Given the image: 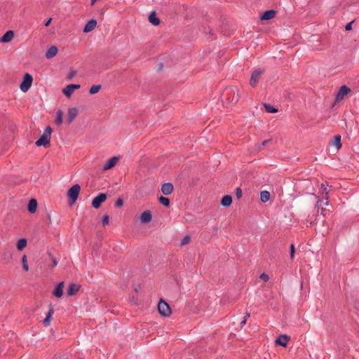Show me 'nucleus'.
<instances>
[{"label":"nucleus","mask_w":359,"mask_h":359,"mask_svg":"<svg viewBox=\"0 0 359 359\" xmlns=\"http://www.w3.org/2000/svg\"><path fill=\"white\" fill-rule=\"evenodd\" d=\"M240 97L239 90L232 86L226 88L221 95L222 101L226 103V105L230 106L236 104L238 102Z\"/></svg>","instance_id":"nucleus-1"},{"label":"nucleus","mask_w":359,"mask_h":359,"mask_svg":"<svg viewBox=\"0 0 359 359\" xmlns=\"http://www.w3.org/2000/svg\"><path fill=\"white\" fill-rule=\"evenodd\" d=\"M52 133V128L50 126H47L45 129L43 134L40 138L36 142L37 147L43 146L44 147H48L50 146V140Z\"/></svg>","instance_id":"nucleus-2"},{"label":"nucleus","mask_w":359,"mask_h":359,"mask_svg":"<svg viewBox=\"0 0 359 359\" xmlns=\"http://www.w3.org/2000/svg\"><path fill=\"white\" fill-rule=\"evenodd\" d=\"M158 313L163 317H169L172 314L170 305L163 299L158 300Z\"/></svg>","instance_id":"nucleus-3"},{"label":"nucleus","mask_w":359,"mask_h":359,"mask_svg":"<svg viewBox=\"0 0 359 359\" xmlns=\"http://www.w3.org/2000/svg\"><path fill=\"white\" fill-rule=\"evenodd\" d=\"M81 190V187L79 184H76L74 186H72L68 191H67V197L69 201V202H76L78 199L79 193Z\"/></svg>","instance_id":"nucleus-4"},{"label":"nucleus","mask_w":359,"mask_h":359,"mask_svg":"<svg viewBox=\"0 0 359 359\" xmlns=\"http://www.w3.org/2000/svg\"><path fill=\"white\" fill-rule=\"evenodd\" d=\"M33 78L31 74L26 73L24 75L23 80L20 85V88L23 93H26L32 86Z\"/></svg>","instance_id":"nucleus-5"},{"label":"nucleus","mask_w":359,"mask_h":359,"mask_svg":"<svg viewBox=\"0 0 359 359\" xmlns=\"http://www.w3.org/2000/svg\"><path fill=\"white\" fill-rule=\"evenodd\" d=\"M263 73L264 70L262 69H257L252 73L250 80V84L252 87H255L257 86Z\"/></svg>","instance_id":"nucleus-6"},{"label":"nucleus","mask_w":359,"mask_h":359,"mask_svg":"<svg viewBox=\"0 0 359 359\" xmlns=\"http://www.w3.org/2000/svg\"><path fill=\"white\" fill-rule=\"evenodd\" d=\"M351 91V89L346 86H342L340 87L335 98V101L332 105V107L336 104L337 102L341 101L344 96L347 95Z\"/></svg>","instance_id":"nucleus-7"},{"label":"nucleus","mask_w":359,"mask_h":359,"mask_svg":"<svg viewBox=\"0 0 359 359\" xmlns=\"http://www.w3.org/2000/svg\"><path fill=\"white\" fill-rule=\"evenodd\" d=\"M152 219V214L150 210L144 211L140 216L136 219V221L140 222V224H147Z\"/></svg>","instance_id":"nucleus-8"},{"label":"nucleus","mask_w":359,"mask_h":359,"mask_svg":"<svg viewBox=\"0 0 359 359\" xmlns=\"http://www.w3.org/2000/svg\"><path fill=\"white\" fill-rule=\"evenodd\" d=\"M80 88V85L79 84H69L62 90V93L65 95L67 97H70L74 90Z\"/></svg>","instance_id":"nucleus-9"},{"label":"nucleus","mask_w":359,"mask_h":359,"mask_svg":"<svg viewBox=\"0 0 359 359\" xmlns=\"http://www.w3.org/2000/svg\"><path fill=\"white\" fill-rule=\"evenodd\" d=\"M79 113V110L76 107L69 108L67 114V123L68 124L72 123V122L75 119Z\"/></svg>","instance_id":"nucleus-10"},{"label":"nucleus","mask_w":359,"mask_h":359,"mask_svg":"<svg viewBox=\"0 0 359 359\" xmlns=\"http://www.w3.org/2000/svg\"><path fill=\"white\" fill-rule=\"evenodd\" d=\"M118 160H119V158L118 156H114V157L109 158L107 161L105 165L103 166L102 170H109V169L112 168L113 167L115 166V165L118 161Z\"/></svg>","instance_id":"nucleus-11"},{"label":"nucleus","mask_w":359,"mask_h":359,"mask_svg":"<svg viewBox=\"0 0 359 359\" xmlns=\"http://www.w3.org/2000/svg\"><path fill=\"white\" fill-rule=\"evenodd\" d=\"M289 340L290 337L285 334H282L277 339H276L275 343L278 345L285 347Z\"/></svg>","instance_id":"nucleus-12"},{"label":"nucleus","mask_w":359,"mask_h":359,"mask_svg":"<svg viewBox=\"0 0 359 359\" xmlns=\"http://www.w3.org/2000/svg\"><path fill=\"white\" fill-rule=\"evenodd\" d=\"M110 194L100 193L97 196L93 198L91 202H104L107 198H110Z\"/></svg>","instance_id":"nucleus-13"},{"label":"nucleus","mask_w":359,"mask_h":359,"mask_svg":"<svg viewBox=\"0 0 359 359\" xmlns=\"http://www.w3.org/2000/svg\"><path fill=\"white\" fill-rule=\"evenodd\" d=\"M97 25V21L95 19L89 20L83 29V32L88 33L93 31Z\"/></svg>","instance_id":"nucleus-14"},{"label":"nucleus","mask_w":359,"mask_h":359,"mask_svg":"<svg viewBox=\"0 0 359 359\" xmlns=\"http://www.w3.org/2000/svg\"><path fill=\"white\" fill-rule=\"evenodd\" d=\"M173 191V185L171 183H164L161 187V191L165 195H168Z\"/></svg>","instance_id":"nucleus-15"},{"label":"nucleus","mask_w":359,"mask_h":359,"mask_svg":"<svg viewBox=\"0 0 359 359\" xmlns=\"http://www.w3.org/2000/svg\"><path fill=\"white\" fill-rule=\"evenodd\" d=\"M58 49L55 46L50 47L46 53V57L48 59L53 58L57 53Z\"/></svg>","instance_id":"nucleus-16"},{"label":"nucleus","mask_w":359,"mask_h":359,"mask_svg":"<svg viewBox=\"0 0 359 359\" xmlns=\"http://www.w3.org/2000/svg\"><path fill=\"white\" fill-rule=\"evenodd\" d=\"M330 144V145L335 147L337 150H339L341 147V136L339 135H335Z\"/></svg>","instance_id":"nucleus-17"},{"label":"nucleus","mask_w":359,"mask_h":359,"mask_svg":"<svg viewBox=\"0 0 359 359\" xmlns=\"http://www.w3.org/2000/svg\"><path fill=\"white\" fill-rule=\"evenodd\" d=\"M13 36L14 32L12 30H8L3 35L0 41L3 43L9 42L13 39Z\"/></svg>","instance_id":"nucleus-18"},{"label":"nucleus","mask_w":359,"mask_h":359,"mask_svg":"<svg viewBox=\"0 0 359 359\" xmlns=\"http://www.w3.org/2000/svg\"><path fill=\"white\" fill-rule=\"evenodd\" d=\"M79 290V286L78 285L72 283L69 285L67 294L68 296H72L75 294Z\"/></svg>","instance_id":"nucleus-19"},{"label":"nucleus","mask_w":359,"mask_h":359,"mask_svg":"<svg viewBox=\"0 0 359 359\" xmlns=\"http://www.w3.org/2000/svg\"><path fill=\"white\" fill-rule=\"evenodd\" d=\"M64 282L60 283L55 287L53 294L56 297H61L63 294Z\"/></svg>","instance_id":"nucleus-20"},{"label":"nucleus","mask_w":359,"mask_h":359,"mask_svg":"<svg viewBox=\"0 0 359 359\" xmlns=\"http://www.w3.org/2000/svg\"><path fill=\"white\" fill-rule=\"evenodd\" d=\"M276 15V11L273 10H269L264 12L261 16L262 20H271Z\"/></svg>","instance_id":"nucleus-21"},{"label":"nucleus","mask_w":359,"mask_h":359,"mask_svg":"<svg viewBox=\"0 0 359 359\" xmlns=\"http://www.w3.org/2000/svg\"><path fill=\"white\" fill-rule=\"evenodd\" d=\"M321 191H322V194L323 196H322V198L318 199L317 202H321L323 200L327 201L329 199L327 184H321Z\"/></svg>","instance_id":"nucleus-22"},{"label":"nucleus","mask_w":359,"mask_h":359,"mask_svg":"<svg viewBox=\"0 0 359 359\" xmlns=\"http://www.w3.org/2000/svg\"><path fill=\"white\" fill-rule=\"evenodd\" d=\"M27 244V239L20 238L17 243V248L18 250L22 251Z\"/></svg>","instance_id":"nucleus-23"},{"label":"nucleus","mask_w":359,"mask_h":359,"mask_svg":"<svg viewBox=\"0 0 359 359\" xmlns=\"http://www.w3.org/2000/svg\"><path fill=\"white\" fill-rule=\"evenodd\" d=\"M270 199V193L268 191L260 192V200L262 202H267Z\"/></svg>","instance_id":"nucleus-24"},{"label":"nucleus","mask_w":359,"mask_h":359,"mask_svg":"<svg viewBox=\"0 0 359 359\" xmlns=\"http://www.w3.org/2000/svg\"><path fill=\"white\" fill-rule=\"evenodd\" d=\"M149 21L154 25L157 26V16L155 11H152L149 16Z\"/></svg>","instance_id":"nucleus-25"},{"label":"nucleus","mask_w":359,"mask_h":359,"mask_svg":"<svg viewBox=\"0 0 359 359\" xmlns=\"http://www.w3.org/2000/svg\"><path fill=\"white\" fill-rule=\"evenodd\" d=\"M53 312H54L53 309L50 308L46 318L43 320V323L45 324V325H46V326L49 325V323L52 318V315H53Z\"/></svg>","instance_id":"nucleus-26"},{"label":"nucleus","mask_w":359,"mask_h":359,"mask_svg":"<svg viewBox=\"0 0 359 359\" xmlns=\"http://www.w3.org/2000/svg\"><path fill=\"white\" fill-rule=\"evenodd\" d=\"M62 116H63V113H62V110H58L57 111V117L55 119V123L57 125H60L62 123V121H63Z\"/></svg>","instance_id":"nucleus-27"},{"label":"nucleus","mask_w":359,"mask_h":359,"mask_svg":"<svg viewBox=\"0 0 359 359\" xmlns=\"http://www.w3.org/2000/svg\"><path fill=\"white\" fill-rule=\"evenodd\" d=\"M101 89V86L100 85H93L90 87V90H89V93L90 95H93V94H95L97 93H98Z\"/></svg>","instance_id":"nucleus-28"},{"label":"nucleus","mask_w":359,"mask_h":359,"mask_svg":"<svg viewBox=\"0 0 359 359\" xmlns=\"http://www.w3.org/2000/svg\"><path fill=\"white\" fill-rule=\"evenodd\" d=\"M264 107L265 108V110L269 113H276L278 111V109L274 108L273 106H271L269 104H264Z\"/></svg>","instance_id":"nucleus-29"},{"label":"nucleus","mask_w":359,"mask_h":359,"mask_svg":"<svg viewBox=\"0 0 359 359\" xmlns=\"http://www.w3.org/2000/svg\"><path fill=\"white\" fill-rule=\"evenodd\" d=\"M22 268L25 271H29V266L27 264V258L25 255H24L22 257Z\"/></svg>","instance_id":"nucleus-30"},{"label":"nucleus","mask_w":359,"mask_h":359,"mask_svg":"<svg viewBox=\"0 0 359 359\" xmlns=\"http://www.w3.org/2000/svg\"><path fill=\"white\" fill-rule=\"evenodd\" d=\"M38 203H28L27 209L29 212L34 213L37 208Z\"/></svg>","instance_id":"nucleus-31"},{"label":"nucleus","mask_w":359,"mask_h":359,"mask_svg":"<svg viewBox=\"0 0 359 359\" xmlns=\"http://www.w3.org/2000/svg\"><path fill=\"white\" fill-rule=\"evenodd\" d=\"M271 141V140H266L262 142L261 144L256 145V149L259 151L262 150V148L268 144V143Z\"/></svg>","instance_id":"nucleus-32"},{"label":"nucleus","mask_w":359,"mask_h":359,"mask_svg":"<svg viewBox=\"0 0 359 359\" xmlns=\"http://www.w3.org/2000/svg\"><path fill=\"white\" fill-rule=\"evenodd\" d=\"M220 202H232V196L231 195L226 194L222 197L220 200Z\"/></svg>","instance_id":"nucleus-33"},{"label":"nucleus","mask_w":359,"mask_h":359,"mask_svg":"<svg viewBox=\"0 0 359 359\" xmlns=\"http://www.w3.org/2000/svg\"><path fill=\"white\" fill-rule=\"evenodd\" d=\"M316 208H317L318 213L319 212V210H321V214L325 216L326 215V209L323 205H319L318 203L316 205Z\"/></svg>","instance_id":"nucleus-34"},{"label":"nucleus","mask_w":359,"mask_h":359,"mask_svg":"<svg viewBox=\"0 0 359 359\" xmlns=\"http://www.w3.org/2000/svg\"><path fill=\"white\" fill-rule=\"evenodd\" d=\"M191 241V238L190 236H185L182 240V242H181V245H184L186 244H188Z\"/></svg>","instance_id":"nucleus-35"},{"label":"nucleus","mask_w":359,"mask_h":359,"mask_svg":"<svg viewBox=\"0 0 359 359\" xmlns=\"http://www.w3.org/2000/svg\"><path fill=\"white\" fill-rule=\"evenodd\" d=\"M236 198L238 200H240L241 196H242V190L241 188L238 187L236 188Z\"/></svg>","instance_id":"nucleus-36"},{"label":"nucleus","mask_w":359,"mask_h":359,"mask_svg":"<svg viewBox=\"0 0 359 359\" xmlns=\"http://www.w3.org/2000/svg\"><path fill=\"white\" fill-rule=\"evenodd\" d=\"M290 258L293 259L294 256V253H295V248H294V245L293 244L290 245Z\"/></svg>","instance_id":"nucleus-37"},{"label":"nucleus","mask_w":359,"mask_h":359,"mask_svg":"<svg viewBox=\"0 0 359 359\" xmlns=\"http://www.w3.org/2000/svg\"><path fill=\"white\" fill-rule=\"evenodd\" d=\"M109 215H104L103 217V219H102V224L104 226L107 225L109 224Z\"/></svg>","instance_id":"nucleus-38"},{"label":"nucleus","mask_w":359,"mask_h":359,"mask_svg":"<svg viewBox=\"0 0 359 359\" xmlns=\"http://www.w3.org/2000/svg\"><path fill=\"white\" fill-rule=\"evenodd\" d=\"M76 74V70H71L67 76V79L71 80Z\"/></svg>","instance_id":"nucleus-39"},{"label":"nucleus","mask_w":359,"mask_h":359,"mask_svg":"<svg viewBox=\"0 0 359 359\" xmlns=\"http://www.w3.org/2000/svg\"><path fill=\"white\" fill-rule=\"evenodd\" d=\"M260 278L265 282H267L269 280V276L264 273L260 275Z\"/></svg>","instance_id":"nucleus-40"},{"label":"nucleus","mask_w":359,"mask_h":359,"mask_svg":"<svg viewBox=\"0 0 359 359\" xmlns=\"http://www.w3.org/2000/svg\"><path fill=\"white\" fill-rule=\"evenodd\" d=\"M158 202H170V200L168 198L161 196L158 197Z\"/></svg>","instance_id":"nucleus-41"},{"label":"nucleus","mask_w":359,"mask_h":359,"mask_svg":"<svg viewBox=\"0 0 359 359\" xmlns=\"http://www.w3.org/2000/svg\"><path fill=\"white\" fill-rule=\"evenodd\" d=\"M249 316H250V314L247 313V315L245 316L244 319L241 322V327H243L245 325L246 320H247V318H248Z\"/></svg>","instance_id":"nucleus-42"},{"label":"nucleus","mask_w":359,"mask_h":359,"mask_svg":"<svg viewBox=\"0 0 359 359\" xmlns=\"http://www.w3.org/2000/svg\"><path fill=\"white\" fill-rule=\"evenodd\" d=\"M353 21H351V22H348V23L346 25V27H345V29H346V31H349V30H351V29H352V23H353Z\"/></svg>","instance_id":"nucleus-43"},{"label":"nucleus","mask_w":359,"mask_h":359,"mask_svg":"<svg viewBox=\"0 0 359 359\" xmlns=\"http://www.w3.org/2000/svg\"><path fill=\"white\" fill-rule=\"evenodd\" d=\"M126 198L120 196L116 200L115 202H124Z\"/></svg>","instance_id":"nucleus-44"},{"label":"nucleus","mask_w":359,"mask_h":359,"mask_svg":"<svg viewBox=\"0 0 359 359\" xmlns=\"http://www.w3.org/2000/svg\"><path fill=\"white\" fill-rule=\"evenodd\" d=\"M93 207L96 209H98L100 208L101 206V203H92Z\"/></svg>","instance_id":"nucleus-45"},{"label":"nucleus","mask_w":359,"mask_h":359,"mask_svg":"<svg viewBox=\"0 0 359 359\" xmlns=\"http://www.w3.org/2000/svg\"><path fill=\"white\" fill-rule=\"evenodd\" d=\"M51 20H52V19H51V18L48 19V20H46V22H45L44 25H45L46 27L49 26V25H50V23Z\"/></svg>","instance_id":"nucleus-46"},{"label":"nucleus","mask_w":359,"mask_h":359,"mask_svg":"<svg viewBox=\"0 0 359 359\" xmlns=\"http://www.w3.org/2000/svg\"><path fill=\"white\" fill-rule=\"evenodd\" d=\"M28 202H37L36 199L34 198H31Z\"/></svg>","instance_id":"nucleus-47"},{"label":"nucleus","mask_w":359,"mask_h":359,"mask_svg":"<svg viewBox=\"0 0 359 359\" xmlns=\"http://www.w3.org/2000/svg\"><path fill=\"white\" fill-rule=\"evenodd\" d=\"M163 67V63H161V64H158V70H161Z\"/></svg>","instance_id":"nucleus-48"},{"label":"nucleus","mask_w":359,"mask_h":359,"mask_svg":"<svg viewBox=\"0 0 359 359\" xmlns=\"http://www.w3.org/2000/svg\"><path fill=\"white\" fill-rule=\"evenodd\" d=\"M57 262L55 259H53V266H55L57 265Z\"/></svg>","instance_id":"nucleus-49"},{"label":"nucleus","mask_w":359,"mask_h":359,"mask_svg":"<svg viewBox=\"0 0 359 359\" xmlns=\"http://www.w3.org/2000/svg\"><path fill=\"white\" fill-rule=\"evenodd\" d=\"M222 205L225 206V207H228L231 205V203H222Z\"/></svg>","instance_id":"nucleus-50"},{"label":"nucleus","mask_w":359,"mask_h":359,"mask_svg":"<svg viewBox=\"0 0 359 359\" xmlns=\"http://www.w3.org/2000/svg\"><path fill=\"white\" fill-rule=\"evenodd\" d=\"M116 207L118 208H121L123 205V203H116Z\"/></svg>","instance_id":"nucleus-51"},{"label":"nucleus","mask_w":359,"mask_h":359,"mask_svg":"<svg viewBox=\"0 0 359 359\" xmlns=\"http://www.w3.org/2000/svg\"><path fill=\"white\" fill-rule=\"evenodd\" d=\"M96 1L97 0H91V5H93Z\"/></svg>","instance_id":"nucleus-52"},{"label":"nucleus","mask_w":359,"mask_h":359,"mask_svg":"<svg viewBox=\"0 0 359 359\" xmlns=\"http://www.w3.org/2000/svg\"><path fill=\"white\" fill-rule=\"evenodd\" d=\"M165 206L166 207H169V205L170 203H163Z\"/></svg>","instance_id":"nucleus-53"},{"label":"nucleus","mask_w":359,"mask_h":359,"mask_svg":"<svg viewBox=\"0 0 359 359\" xmlns=\"http://www.w3.org/2000/svg\"><path fill=\"white\" fill-rule=\"evenodd\" d=\"M325 205H328L329 203H324Z\"/></svg>","instance_id":"nucleus-54"}]
</instances>
